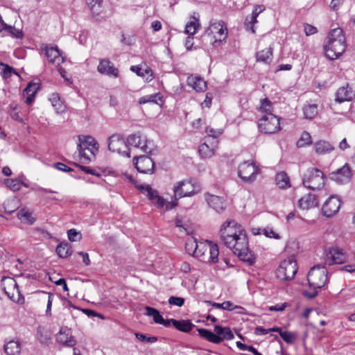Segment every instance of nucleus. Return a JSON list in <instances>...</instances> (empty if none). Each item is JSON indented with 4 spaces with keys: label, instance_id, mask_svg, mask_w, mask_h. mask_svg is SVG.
<instances>
[{
    "label": "nucleus",
    "instance_id": "obj_1",
    "mask_svg": "<svg viewBox=\"0 0 355 355\" xmlns=\"http://www.w3.org/2000/svg\"><path fill=\"white\" fill-rule=\"evenodd\" d=\"M220 239L241 260L252 265L255 258L249 250L247 234L242 225L234 220H226L220 229Z\"/></svg>",
    "mask_w": 355,
    "mask_h": 355
},
{
    "label": "nucleus",
    "instance_id": "obj_2",
    "mask_svg": "<svg viewBox=\"0 0 355 355\" xmlns=\"http://www.w3.org/2000/svg\"><path fill=\"white\" fill-rule=\"evenodd\" d=\"M136 187L145 194L148 198L159 209L168 211L178 205L177 200L183 197H190L200 191V188L191 181L182 180L175 183L173 187L175 200L166 202L164 198L159 196L155 189H153L149 184H136Z\"/></svg>",
    "mask_w": 355,
    "mask_h": 355
},
{
    "label": "nucleus",
    "instance_id": "obj_3",
    "mask_svg": "<svg viewBox=\"0 0 355 355\" xmlns=\"http://www.w3.org/2000/svg\"><path fill=\"white\" fill-rule=\"evenodd\" d=\"M326 41V44L324 45V51L328 59L335 60L345 51V37L343 29L340 28L332 29L329 33Z\"/></svg>",
    "mask_w": 355,
    "mask_h": 355
},
{
    "label": "nucleus",
    "instance_id": "obj_4",
    "mask_svg": "<svg viewBox=\"0 0 355 355\" xmlns=\"http://www.w3.org/2000/svg\"><path fill=\"white\" fill-rule=\"evenodd\" d=\"M327 270L320 265L314 266L308 273L307 279L311 291H304L308 298H314L318 295V290L324 287L327 283Z\"/></svg>",
    "mask_w": 355,
    "mask_h": 355
},
{
    "label": "nucleus",
    "instance_id": "obj_5",
    "mask_svg": "<svg viewBox=\"0 0 355 355\" xmlns=\"http://www.w3.org/2000/svg\"><path fill=\"white\" fill-rule=\"evenodd\" d=\"M325 177L320 169L308 168L302 175V184L304 187L315 191L320 190L324 186Z\"/></svg>",
    "mask_w": 355,
    "mask_h": 355
},
{
    "label": "nucleus",
    "instance_id": "obj_6",
    "mask_svg": "<svg viewBox=\"0 0 355 355\" xmlns=\"http://www.w3.org/2000/svg\"><path fill=\"white\" fill-rule=\"evenodd\" d=\"M199 335L214 344H219L223 340H232L234 338V334L228 327H223L219 325L214 327V332L206 329H198Z\"/></svg>",
    "mask_w": 355,
    "mask_h": 355
},
{
    "label": "nucleus",
    "instance_id": "obj_7",
    "mask_svg": "<svg viewBox=\"0 0 355 355\" xmlns=\"http://www.w3.org/2000/svg\"><path fill=\"white\" fill-rule=\"evenodd\" d=\"M78 141V150L80 159L83 163H88L91 161V157L89 154L85 153V150L94 156L95 152L98 150V144L91 136H79Z\"/></svg>",
    "mask_w": 355,
    "mask_h": 355
},
{
    "label": "nucleus",
    "instance_id": "obj_8",
    "mask_svg": "<svg viewBox=\"0 0 355 355\" xmlns=\"http://www.w3.org/2000/svg\"><path fill=\"white\" fill-rule=\"evenodd\" d=\"M297 262L293 257L282 261L276 270V276L280 280L288 281L294 278L297 273Z\"/></svg>",
    "mask_w": 355,
    "mask_h": 355
},
{
    "label": "nucleus",
    "instance_id": "obj_9",
    "mask_svg": "<svg viewBox=\"0 0 355 355\" xmlns=\"http://www.w3.org/2000/svg\"><path fill=\"white\" fill-rule=\"evenodd\" d=\"M258 126L265 134H274L281 129L279 118L275 114L263 115L259 120Z\"/></svg>",
    "mask_w": 355,
    "mask_h": 355
},
{
    "label": "nucleus",
    "instance_id": "obj_10",
    "mask_svg": "<svg viewBox=\"0 0 355 355\" xmlns=\"http://www.w3.org/2000/svg\"><path fill=\"white\" fill-rule=\"evenodd\" d=\"M108 149L112 152L130 157V153L128 148L127 140L118 134H114L108 138Z\"/></svg>",
    "mask_w": 355,
    "mask_h": 355
},
{
    "label": "nucleus",
    "instance_id": "obj_11",
    "mask_svg": "<svg viewBox=\"0 0 355 355\" xmlns=\"http://www.w3.org/2000/svg\"><path fill=\"white\" fill-rule=\"evenodd\" d=\"M259 173L257 167L252 162H243L239 166L238 174L243 182L251 183Z\"/></svg>",
    "mask_w": 355,
    "mask_h": 355
},
{
    "label": "nucleus",
    "instance_id": "obj_12",
    "mask_svg": "<svg viewBox=\"0 0 355 355\" xmlns=\"http://www.w3.org/2000/svg\"><path fill=\"white\" fill-rule=\"evenodd\" d=\"M205 34L214 35V44L225 40L227 37V28L223 21L212 22L210 26L205 31Z\"/></svg>",
    "mask_w": 355,
    "mask_h": 355
},
{
    "label": "nucleus",
    "instance_id": "obj_13",
    "mask_svg": "<svg viewBox=\"0 0 355 355\" xmlns=\"http://www.w3.org/2000/svg\"><path fill=\"white\" fill-rule=\"evenodd\" d=\"M347 259L345 252L338 248H329L325 252L324 257V263L329 266L333 264H341Z\"/></svg>",
    "mask_w": 355,
    "mask_h": 355
},
{
    "label": "nucleus",
    "instance_id": "obj_14",
    "mask_svg": "<svg viewBox=\"0 0 355 355\" xmlns=\"http://www.w3.org/2000/svg\"><path fill=\"white\" fill-rule=\"evenodd\" d=\"M133 163L137 170L141 173L152 174L155 170V163L153 160L146 155L135 157Z\"/></svg>",
    "mask_w": 355,
    "mask_h": 355
},
{
    "label": "nucleus",
    "instance_id": "obj_15",
    "mask_svg": "<svg viewBox=\"0 0 355 355\" xmlns=\"http://www.w3.org/2000/svg\"><path fill=\"white\" fill-rule=\"evenodd\" d=\"M127 145L132 146L135 148H140L141 150L146 153H150L153 150V144L146 139L142 140L139 132L130 135L127 138Z\"/></svg>",
    "mask_w": 355,
    "mask_h": 355
},
{
    "label": "nucleus",
    "instance_id": "obj_16",
    "mask_svg": "<svg viewBox=\"0 0 355 355\" xmlns=\"http://www.w3.org/2000/svg\"><path fill=\"white\" fill-rule=\"evenodd\" d=\"M340 205V199L338 196H331L324 202L322 213L327 217H331L339 211Z\"/></svg>",
    "mask_w": 355,
    "mask_h": 355
},
{
    "label": "nucleus",
    "instance_id": "obj_17",
    "mask_svg": "<svg viewBox=\"0 0 355 355\" xmlns=\"http://www.w3.org/2000/svg\"><path fill=\"white\" fill-rule=\"evenodd\" d=\"M1 282H5L4 284L13 288V292L12 293L8 291L6 287L3 288L7 296L13 302H17L18 304H23L24 302V298L20 293L18 285L17 284L15 280L11 277H3L1 279Z\"/></svg>",
    "mask_w": 355,
    "mask_h": 355
},
{
    "label": "nucleus",
    "instance_id": "obj_18",
    "mask_svg": "<svg viewBox=\"0 0 355 355\" xmlns=\"http://www.w3.org/2000/svg\"><path fill=\"white\" fill-rule=\"evenodd\" d=\"M330 178L338 183L343 184L348 182L352 177V172L348 164H345L342 168L331 172Z\"/></svg>",
    "mask_w": 355,
    "mask_h": 355
},
{
    "label": "nucleus",
    "instance_id": "obj_19",
    "mask_svg": "<svg viewBox=\"0 0 355 355\" xmlns=\"http://www.w3.org/2000/svg\"><path fill=\"white\" fill-rule=\"evenodd\" d=\"M56 340L66 347H73L76 344V340L71 335V329L67 327L60 328L56 334Z\"/></svg>",
    "mask_w": 355,
    "mask_h": 355
},
{
    "label": "nucleus",
    "instance_id": "obj_20",
    "mask_svg": "<svg viewBox=\"0 0 355 355\" xmlns=\"http://www.w3.org/2000/svg\"><path fill=\"white\" fill-rule=\"evenodd\" d=\"M42 50L44 51L49 62L58 66L64 62V58L61 55L57 46H46L44 48H42Z\"/></svg>",
    "mask_w": 355,
    "mask_h": 355
},
{
    "label": "nucleus",
    "instance_id": "obj_21",
    "mask_svg": "<svg viewBox=\"0 0 355 355\" xmlns=\"http://www.w3.org/2000/svg\"><path fill=\"white\" fill-rule=\"evenodd\" d=\"M205 198L209 206L216 212L220 213L226 209L227 203L223 198L207 193L205 196Z\"/></svg>",
    "mask_w": 355,
    "mask_h": 355
},
{
    "label": "nucleus",
    "instance_id": "obj_22",
    "mask_svg": "<svg viewBox=\"0 0 355 355\" xmlns=\"http://www.w3.org/2000/svg\"><path fill=\"white\" fill-rule=\"evenodd\" d=\"M218 140L207 141L205 139V142L202 144L198 149L200 155L203 158H210L215 154V150L218 147Z\"/></svg>",
    "mask_w": 355,
    "mask_h": 355
},
{
    "label": "nucleus",
    "instance_id": "obj_23",
    "mask_svg": "<svg viewBox=\"0 0 355 355\" xmlns=\"http://www.w3.org/2000/svg\"><path fill=\"white\" fill-rule=\"evenodd\" d=\"M265 9L266 8L263 5H255L251 15L248 16L245 18V25L247 28H250L252 33H255L254 25L258 22L257 19V17L259 15V14L263 12Z\"/></svg>",
    "mask_w": 355,
    "mask_h": 355
},
{
    "label": "nucleus",
    "instance_id": "obj_24",
    "mask_svg": "<svg viewBox=\"0 0 355 355\" xmlns=\"http://www.w3.org/2000/svg\"><path fill=\"white\" fill-rule=\"evenodd\" d=\"M97 69L98 72L102 74L114 78L119 76L118 69L114 67V64L109 60L104 59L101 60Z\"/></svg>",
    "mask_w": 355,
    "mask_h": 355
},
{
    "label": "nucleus",
    "instance_id": "obj_25",
    "mask_svg": "<svg viewBox=\"0 0 355 355\" xmlns=\"http://www.w3.org/2000/svg\"><path fill=\"white\" fill-rule=\"evenodd\" d=\"M318 200L315 194L308 193L298 200V206L302 209H309L318 205Z\"/></svg>",
    "mask_w": 355,
    "mask_h": 355
},
{
    "label": "nucleus",
    "instance_id": "obj_26",
    "mask_svg": "<svg viewBox=\"0 0 355 355\" xmlns=\"http://www.w3.org/2000/svg\"><path fill=\"white\" fill-rule=\"evenodd\" d=\"M187 85L198 92H204L207 89V82L200 76L190 75L187 79Z\"/></svg>",
    "mask_w": 355,
    "mask_h": 355
},
{
    "label": "nucleus",
    "instance_id": "obj_27",
    "mask_svg": "<svg viewBox=\"0 0 355 355\" xmlns=\"http://www.w3.org/2000/svg\"><path fill=\"white\" fill-rule=\"evenodd\" d=\"M209 250L210 253H212L213 257L216 255V244L209 242H198V248L195 254L196 257L200 258L203 255L205 252Z\"/></svg>",
    "mask_w": 355,
    "mask_h": 355
},
{
    "label": "nucleus",
    "instance_id": "obj_28",
    "mask_svg": "<svg viewBox=\"0 0 355 355\" xmlns=\"http://www.w3.org/2000/svg\"><path fill=\"white\" fill-rule=\"evenodd\" d=\"M354 96V92L347 85L346 87H341L337 90L336 101L338 103L349 101Z\"/></svg>",
    "mask_w": 355,
    "mask_h": 355
},
{
    "label": "nucleus",
    "instance_id": "obj_29",
    "mask_svg": "<svg viewBox=\"0 0 355 355\" xmlns=\"http://www.w3.org/2000/svg\"><path fill=\"white\" fill-rule=\"evenodd\" d=\"M275 181L277 186L281 189H286L291 187L290 178L284 171L277 173Z\"/></svg>",
    "mask_w": 355,
    "mask_h": 355
},
{
    "label": "nucleus",
    "instance_id": "obj_30",
    "mask_svg": "<svg viewBox=\"0 0 355 355\" xmlns=\"http://www.w3.org/2000/svg\"><path fill=\"white\" fill-rule=\"evenodd\" d=\"M315 151L318 155L329 153L334 150V147L328 141L320 140L314 144Z\"/></svg>",
    "mask_w": 355,
    "mask_h": 355
},
{
    "label": "nucleus",
    "instance_id": "obj_31",
    "mask_svg": "<svg viewBox=\"0 0 355 355\" xmlns=\"http://www.w3.org/2000/svg\"><path fill=\"white\" fill-rule=\"evenodd\" d=\"M4 351L7 355H19L21 352V345L18 341L10 340L5 344Z\"/></svg>",
    "mask_w": 355,
    "mask_h": 355
},
{
    "label": "nucleus",
    "instance_id": "obj_32",
    "mask_svg": "<svg viewBox=\"0 0 355 355\" xmlns=\"http://www.w3.org/2000/svg\"><path fill=\"white\" fill-rule=\"evenodd\" d=\"M94 16H98L103 11V0H85Z\"/></svg>",
    "mask_w": 355,
    "mask_h": 355
},
{
    "label": "nucleus",
    "instance_id": "obj_33",
    "mask_svg": "<svg viewBox=\"0 0 355 355\" xmlns=\"http://www.w3.org/2000/svg\"><path fill=\"white\" fill-rule=\"evenodd\" d=\"M172 325H173L178 330L188 333L192 330L195 325L191 323L189 320H173L172 321Z\"/></svg>",
    "mask_w": 355,
    "mask_h": 355
},
{
    "label": "nucleus",
    "instance_id": "obj_34",
    "mask_svg": "<svg viewBox=\"0 0 355 355\" xmlns=\"http://www.w3.org/2000/svg\"><path fill=\"white\" fill-rule=\"evenodd\" d=\"M200 27V24L199 22V19L193 15L192 17V20L187 24L184 32L189 35H193Z\"/></svg>",
    "mask_w": 355,
    "mask_h": 355
},
{
    "label": "nucleus",
    "instance_id": "obj_35",
    "mask_svg": "<svg viewBox=\"0 0 355 355\" xmlns=\"http://www.w3.org/2000/svg\"><path fill=\"white\" fill-rule=\"evenodd\" d=\"M272 49L269 47L265 50L260 51L257 53L256 57L258 62L270 63L272 60Z\"/></svg>",
    "mask_w": 355,
    "mask_h": 355
},
{
    "label": "nucleus",
    "instance_id": "obj_36",
    "mask_svg": "<svg viewBox=\"0 0 355 355\" xmlns=\"http://www.w3.org/2000/svg\"><path fill=\"white\" fill-rule=\"evenodd\" d=\"M17 217L23 223H27L29 225L33 224L35 221V217L33 216L32 212H31L25 209H21L18 212Z\"/></svg>",
    "mask_w": 355,
    "mask_h": 355
},
{
    "label": "nucleus",
    "instance_id": "obj_37",
    "mask_svg": "<svg viewBox=\"0 0 355 355\" xmlns=\"http://www.w3.org/2000/svg\"><path fill=\"white\" fill-rule=\"evenodd\" d=\"M205 132L207 136L205 137V139H207V141H210L218 140V137L223 134V130L222 128L214 129L209 126L207 127Z\"/></svg>",
    "mask_w": 355,
    "mask_h": 355
},
{
    "label": "nucleus",
    "instance_id": "obj_38",
    "mask_svg": "<svg viewBox=\"0 0 355 355\" xmlns=\"http://www.w3.org/2000/svg\"><path fill=\"white\" fill-rule=\"evenodd\" d=\"M56 252L61 258H66L71 254L72 250L67 243H61L56 248Z\"/></svg>",
    "mask_w": 355,
    "mask_h": 355
},
{
    "label": "nucleus",
    "instance_id": "obj_39",
    "mask_svg": "<svg viewBox=\"0 0 355 355\" xmlns=\"http://www.w3.org/2000/svg\"><path fill=\"white\" fill-rule=\"evenodd\" d=\"M207 303H209L214 307L223 310L232 311L234 309H243V308L240 306H234L230 301H225L221 304L207 301Z\"/></svg>",
    "mask_w": 355,
    "mask_h": 355
},
{
    "label": "nucleus",
    "instance_id": "obj_40",
    "mask_svg": "<svg viewBox=\"0 0 355 355\" xmlns=\"http://www.w3.org/2000/svg\"><path fill=\"white\" fill-rule=\"evenodd\" d=\"M303 112L306 119H312L318 114V106L316 104L305 105L303 107Z\"/></svg>",
    "mask_w": 355,
    "mask_h": 355
},
{
    "label": "nucleus",
    "instance_id": "obj_41",
    "mask_svg": "<svg viewBox=\"0 0 355 355\" xmlns=\"http://www.w3.org/2000/svg\"><path fill=\"white\" fill-rule=\"evenodd\" d=\"M259 111L263 113V115L273 114V107L271 101L267 98L262 99Z\"/></svg>",
    "mask_w": 355,
    "mask_h": 355
},
{
    "label": "nucleus",
    "instance_id": "obj_42",
    "mask_svg": "<svg viewBox=\"0 0 355 355\" xmlns=\"http://www.w3.org/2000/svg\"><path fill=\"white\" fill-rule=\"evenodd\" d=\"M145 310L146 311V314L152 317L155 323L159 324L160 322L162 321L163 317L156 309L150 306H146Z\"/></svg>",
    "mask_w": 355,
    "mask_h": 355
},
{
    "label": "nucleus",
    "instance_id": "obj_43",
    "mask_svg": "<svg viewBox=\"0 0 355 355\" xmlns=\"http://www.w3.org/2000/svg\"><path fill=\"white\" fill-rule=\"evenodd\" d=\"M196 248H198V242L196 239L194 238L188 239L185 243V250L187 252L195 257Z\"/></svg>",
    "mask_w": 355,
    "mask_h": 355
},
{
    "label": "nucleus",
    "instance_id": "obj_44",
    "mask_svg": "<svg viewBox=\"0 0 355 355\" xmlns=\"http://www.w3.org/2000/svg\"><path fill=\"white\" fill-rule=\"evenodd\" d=\"M218 254H219V252H218V245H216V257L212 255V253L211 254L210 253V251L209 250L207 252H205V253L202 255V257H200L199 259L203 261V262H209V263H216L218 262Z\"/></svg>",
    "mask_w": 355,
    "mask_h": 355
},
{
    "label": "nucleus",
    "instance_id": "obj_45",
    "mask_svg": "<svg viewBox=\"0 0 355 355\" xmlns=\"http://www.w3.org/2000/svg\"><path fill=\"white\" fill-rule=\"evenodd\" d=\"M0 73L5 79L9 78L12 73H15L19 76L12 67L2 62H0Z\"/></svg>",
    "mask_w": 355,
    "mask_h": 355
},
{
    "label": "nucleus",
    "instance_id": "obj_46",
    "mask_svg": "<svg viewBox=\"0 0 355 355\" xmlns=\"http://www.w3.org/2000/svg\"><path fill=\"white\" fill-rule=\"evenodd\" d=\"M37 337L42 343H47L51 339L50 334L41 327L37 328Z\"/></svg>",
    "mask_w": 355,
    "mask_h": 355
},
{
    "label": "nucleus",
    "instance_id": "obj_47",
    "mask_svg": "<svg viewBox=\"0 0 355 355\" xmlns=\"http://www.w3.org/2000/svg\"><path fill=\"white\" fill-rule=\"evenodd\" d=\"M311 144V137L308 132H303L300 138L297 142V146L299 148L304 147L306 145Z\"/></svg>",
    "mask_w": 355,
    "mask_h": 355
},
{
    "label": "nucleus",
    "instance_id": "obj_48",
    "mask_svg": "<svg viewBox=\"0 0 355 355\" xmlns=\"http://www.w3.org/2000/svg\"><path fill=\"white\" fill-rule=\"evenodd\" d=\"M281 338L288 344H292L297 338V334L294 332L284 331L280 332Z\"/></svg>",
    "mask_w": 355,
    "mask_h": 355
},
{
    "label": "nucleus",
    "instance_id": "obj_49",
    "mask_svg": "<svg viewBox=\"0 0 355 355\" xmlns=\"http://www.w3.org/2000/svg\"><path fill=\"white\" fill-rule=\"evenodd\" d=\"M5 184L14 191L21 189V181L17 179H7L5 180Z\"/></svg>",
    "mask_w": 355,
    "mask_h": 355
},
{
    "label": "nucleus",
    "instance_id": "obj_50",
    "mask_svg": "<svg viewBox=\"0 0 355 355\" xmlns=\"http://www.w3.org/2000/svg\"><path fill=\"white\" fill-rule=\"evenodd\" d=\"M39 89V85L36 83L31 82L28 84L24 90V94L26 95L35 96Z\"/></svg>",
    "mask_w": 355,
    "mask_h": 355
},
{
    "label": "nucleus",
    "instance_id": "obj_51",
    "mask_svg": "<svg viewBox=\"0 0 355 355\" xmlns=\"http://www.w3.org/2000/svg\"><path fill=\"white\" fill-rule=\"evenodd\" d=\"M135 335L136 338L141 342L153 343L157 340V337L156 336H147L146 335L139 332H136Z\"/></svg>",
    "mask_w": 355,
    "mask_h": 355
},
{
    "label": "nucleus",
    "instance_id": "obj_52",
    "mask_svg": "<svg viewBox=\"0 0 355 355\" xmlns=\"http://www.w3.org/2000/svg\"><path fill=\"white\" fill-rule=\"evenodd\" d=\"M168 303L171 305H175L180 307L184 304V299L180 297L171 296L168 299Z\"/></svg>",
    "mask_w": 355,
    "mask_h": 355
},
{
    "label": "nucleus",
    "instance_id": "obj_53",
    "mask_svg": "<svg viewBox=\"0 0 355 355\" xmlns=\"http://www.w3.org/2000/svg\"><path fill=\"white\" fill-rule=\"evenodd\" d=\"M261 233L269 238H274L275 239H280V236L278 234L275 233L271 228H264L261 230Z\"/></svg>",
    "mask_w": 355,
    "mask_h": 355
},
{
    "label": "nucleus",
    "instance_id": "obj_54",
    "mask_svg": "<svg viewBox=\"0 0 355 355\" xmlns=\"http://www.w3.org/2000/svg\"><path fill=\"white\" fill-rule=\"evenodd\" d=\"M67 235L69 240L72 242L76 241L81 238L80 233L78 232L75 229H71L68 230Z\"/></svg>",
    "mask_w": 355,
    "mask_h": 355
},
{
    "label": "nucleus",
    "instance_id": "obj_55",
    "mask_svg": "<svg viewBox=\"0 0 355 355\" xmlns=\"http://www.w3.org/2000/svg\"><path fill=\"white\" fill-rule=\"evenodd\" d=\"M149 103H154L159 104V102H162V96L159 93L148 95Z\"/></svg>",
    "mask_w": 355,
    "mask_h": 355
},
{
    "label": "nucleus",
    "instance_id": "obj_56",
    "mask_svg": "<svg viewBox=\"0 0 355 355\" xmlns=\"http://www.w3.org/2000/svg\"><path fill=\"white\" fill-rule=\"evenodd\" d=\"M130 69H131V71L135 72L138 76H141V77H144L145 73H148L150 71L148 69L143 70L139 66H132Z\"/></svg>",
    "mask_w": 355,
    "mask_h": 355
},
{
    "label": "nucleus",
    "instance_id": "obj_57",
    "mask_svg": "<svg viewBox=\"0 0 355 355\" xmlns=\"http://www.w3.org/2000/svg\"><path fill=\"white\" fill-rule=\"evenodd\" d=\"M212 99H213L212 94L210 92L207 93L205 98L204 101L201 103V105L202 107H210V106L211 105Z\"/></svg>",
    "mask_w": 355,
    "mask_h": 355
},
{
    "label": "nucleus",
    "instance_id": "obj_58",
    "mask_svg": "<svg viewBox=\"0 0 355 355\" xmlns=\"http://www.w3.org/2000/svg\"><path fill=\"white\" fill-rule=\"evenodd\" d=\"M53 299V295L52 293H49L48 296V302L46 310V315L51 316V306Z\"/></svg>",
    "mask_w": 355,
    "mask_h": 355
},
{
    "label": "nucleus",
    "instance_id": "obj_59",
    "mask_svg": "<svg viewBox=\"0 0 355 355\" xmlns=\"http://www.w3.org/2000/svg\"><path fill=\"white\" fill-rule=\"evenodd\" d=\"M317 31L318 30L316 27L313 26L309 24H306L304 26V32L307 36L315 34V33H317Z\"/></svg>",
    "mask_w": 355,
    "mask_h": 355
},
{
    "label": "nucleus",
    "instance_id": "obj_60",
    "mask_svg": "<svg viewBox=\"0 0 355 355\" xmlns=\"http://www.w3.org/2000/svg\"><path fill=\"white\" fill-rule=\"evenodd\" d=\"M175 224L177 227L182 229L184 232H186L188 234L187 225L184 224L182 218L177 217L175 220Z\"/></svg>",
    "mask_w": 355,
    "mask_h": 355
},
{
    "label": "nucleus",
    "instance_id": "obj_61",
    "mask_svg": "<svg viewBox=\"0 0 355 355\" xmlns=\"http://www.w3.org/2000/svg\"><path fill=\"white\" fill-rule=\"evenodd\" d=\"M287 306V303H283L281 304H276L275 306H269L268 309L271 311H282L285 309Z\"/></svg>",
    "mask_w": 355,
    "mask_h": 355
},
{
    "label": "nucleus",
    "instance_id": "obj_62",
    "mask_svg": "<svg viewBox=\"0 0 355 355\" xmlns=\"http://www.w3.org/2000/svg\"><path fill=\"white\" fill-rule=\"evenodd\" d=\"M83 311L84 313H85L88 316H96V317H99L102 319L104 318L103 315H101V313H98L93 310H91V309H83Z\"/></svg>",
    "mask_w": 355,
    "mask_h": 355
},
{
    "label": "nucleus",
    "instance_id": "obj_63",
    "mask_svg": "<svg viewBox=\"0 0 355 355\" xmlns=\"http://www.w3.org/2000/svg\"><path fill=\"white\" fill-rule=\"evenodd\" d=\"M54 283L56 284V285H58V286H62L63 287V290L64 291H69V288L67 287V283H66V281L64 278H60L56 281H54Z\"/></svg>",
    "mask_w": 355,
    "mask_h": 355
},
{
    "label": "nucleus",
    "instance_id": "obj_64",
    "mask_svg": "<svg viewBox=\"0 0 355 355\" xmlns=\"http://www.w3.org/2000/svg\"><path fill=\"white\" fill-rule=\"evenodd\" d=\"M78 254L83 257V261L85 263L86 266H89L90 264V259L89 258V255L87 253L84 252H78Z\"/></svg>",
    "mask_w": 355,
    "mask_h": 355
}]
</instances>
